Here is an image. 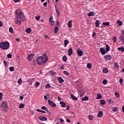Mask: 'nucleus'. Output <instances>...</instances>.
Masks as SVG:
<instances>
[{
    "label": "nucleus",
    "instance_id": "52",
    "mask_svg": "<svg viewBox=\"0 0 124 124\" xmlns=\"http://www.w3.org/2000/svg\"><path fill=\"white\" fill-rule=\"evenodd\" d=\"M46 89H48L49 88H51V85H50V84H47L46 85Z\"/></svg>",
    "mask_w": 124,
    "mask_h": 124
},
{
    "label": "nucleus",
    "instance_id": "33",
    "mask_svg": "<svg viewBox=\"0 0 124 124\" xmlns=\"http://www.w3.org/2000/svg\"><path fill=\"white\" fill-rule=\"evenodd\" d=\"M24 107H25L24 104H20L19 106V109H22V108H24Z\"/></svg>",
    "mask_w": 124,
    "mask_h": 124
},
{
    "label": "nucleus",
    "instance_id": "40",
    "mask_svg": "<svg viewBox=\"0 0 124 124\" xmlns=\"http://www.w3.org/2000/svg\"><path fill=\"white\" fill-rule=\"evenodd\" d=\"M63 73L64 74H65V75H66L67 76H69V73L66 71H63Z\"/></svg>",
    "mask_w": 124,
    "mask_h": 124
},
{
    "label": "nucleus",
    "instance_id": "55",
    "mask_svg": "<svg viewBox=\"0 0 124 124\" xmlns=\"http://www.w3.org/2000/svg\"><path fill=\"white\" fill-rule=\"evenodd\" d=\"M61 69H62V70H63V69H64V66L63 65H62L61 66Z\"/></svg>",
    "mask_w": 124,
    "mask_h": 124
},
{
    "label": "nucleus",
    "instance_id": "35",
    "mask_svg": "<svg viewBox=\"0 0 124 124\" xmlns=\"http://www.w3.org/2000/svg\"><path fill=\"white\" fill-rule=\"evenodd\" d=\"M42 110H45V111H46V112H48V108H46L45 106H43L42 107Z\"/></svg>",
    "mask_w": 124,
    "mask_h": 124
},
{
    "label": "nucleus",
    "instance_id": "50",
    "mask_svg": "<svg viewBox=\"0 0 124 124\" xmlns=\"http://www.w3.org/2000/svg\"><path fill=\"white\" fill-rule=\"evenodd\" d=\"M35 18H36V20H37V21H38L39 19H40V16H35Z\"/></svg>",
    "mask_w": 124,
    "mask_h": 124
},
{
    "label": "nucleus",
    "instance_id": "51",
    "mask_svg": "<svg viewBox=\"0 0 124 124\" xmlns=\"http://www.w3.org/2000/svg\"><path fill=\"white\" fill-rule=\"evenodd\" d=\"M7 58H8V59H11L12 58V55L10 54H7Z\"/></svg>",
    "mask_w": 124,
    "mask_h": 124
},
{
    "label": "nucleus",
    "instance_id": "15",
    "mask_svg": "<svg viewBox=\"0 0 124 124\" xmlns=\"http://www.w3.org/2000/svg\"><path fill=\"white\" fill-rule=\"evenodd\" d=\"M94 12H91L87 15V16H88V17H92L94 16Z\"/></svg>",
    "mask_w": 124,
    "mask_h": 124
},
{
    "label": "nucleus",
    "instance_id": "9",
    "mask_svg": "<svg viewBox=\"0 0 124 124\" xmlns=\"http://www.w3.org/2000/svg\"><path fill=\"white\" fill-rule=\"evenodd\" d=\"M112 57L110 55H107L104 56V59L106 61H110Z\"/></svg>",
    "mask_w": 124,
    "mask_h": 124
},
{
    "label": "nucleus",
    "instance_id": "61",
    "mask_svg": "<svg viewBox=\"0 0 124 124\" xmlns=\"http://www.w3.org/2000/svg\"><path fill=\"white\" fill-rule=\"evenodd\" d=\"M19 98L21 99V100H23V99H24V96H20Z\"/></svg>",
    "mask_w": 124,
    "mask_h": 124
},
{
    "label": "nucleus",
    "instance_id": "62",
    "mask_svg": "<svg viewBox=\"0 0 124 124\" xmlns=\"http://www.w3.org/2000/svg\"><path fill=\"white\" fill-rule=\"evenodd\" d=\"M45 38H46L47 39L49 38V36L47 35H45Z\"/></svg>",
    "mask_w": 124,
    "mask_h": 124
},
{
    "label": "nucleus",
    "instance_id": "5",
    "mask_svg": "<svg viewBox=\"0 0 124 124\" xmlns=\"http://www.w3.org/2000/svg\"><path fill=\"white\" fill-rule=\"evenodd\" d=\"M77 53H78V56H79V57L83 56V55L84 54L83 51L82 50H81V49H80V48L78 49Z\"/></svg>",
    "mask_w": 124,
    "mask_h": 124
},
{
    "label": "nucleus",
    "instance_id": "16",
    "mask_svg": "<svg viewBox=\"0 0 124 124\" xmlns=\"http://www.w3.org/2000/svg\"><path fill=\"white\" fill-rule=\"evenodd\" d=\"M67 26H68V28H72V20H70L68 21Z\"/></svg>",
    "mask_w": 124,
    "mask_h": 124
},
{
    "label": "nucleus",
    "instance_id": "2",
    "mask_svg": "<svg viewBox=\"0 0 124 124\" xmlns=\"http://www.w3.org/2000/svg\"><path fill=\"white\" fill-rule=\"evenodd\" d=\"M48 56H47V54H44L42 56H38L36 60V62L38 64V65H42L43 64H45L47 62H48Z\"/></svg>",
    "mask_w": 124,
    "mask_h": 124
},
{
    "label": "nucleus",
    "instance_id": "18",
    "mask_svg": "<svg viewBox=\"0 0 124 124\" xmlns=\"http://www.w3.org/2000/svg\"><path fill=\"white\" fill-rule=\"evenodd\" d=\"M58 80L60 84L63 83V82H64V80H63V79H62V77H58Z\"/></svg>",
    "mask_w": 124,
    "mask_h": 124
},
{
    "label": "nucleus",
    "instance_id": "37",
    "mask_svg": "<svg viewBox=\"0 0 124 124\" xmlns=\"http://www.w3.org/2000/svg\"><path fill=\"white\" fill-rule=\"evenodd\" d=\"M9 31L11 33H13V28L12 27H10L9 29Z\"/></svg>",
    "mask_w": 124,
    "mask_h": 124
},
{
    "label": "nucleus",
    "instance_id": "14",
    "mask_svg": "<svg viewBox=\"0 0 124 124\" xmlns=\"http://www.w3.org/2000/svg\"><path fill=\"white\" fill-rule=\"evenodd\" d=\"M97 116L98 118H101L103 116V112L102 111H99Z\"/></svg>",
    "mask_w": 124,
    "mask_h": 124
},
{
    "label": "nucleus",
    "instance_id": "29",
    "mask_svg": "<svg viewBox=\"0 0 124 124\" xmlns=\"http://www.w3.org/2000/svg\"><path fill=\"white\" fill-rule=\"evenodd\" d=\"M103 25H104V26H107V27H109V26H110L109 22H103Z\"/></svg>",
    "mask_w": 124,
    "mask_h": 124
},
{
    "label": "nucleus",
    "instance_id": "6",
    "mask_svg": "<svg viewBox=\"0 0 124 124\" xmlns=\"http://www.w3.org/2000/svg\"><path fill=\"white\" fill-rule=\"evenodd\" d=\"M48 103L49 105H50V106H51V107H56V106H57L56 104L54 103V102H53V101H52L50 100H49L48 101Z\"/></svg>",
    "mask_w": 124,
    "mask_h": 124
},
{
    "label": "nucleus",
    "instance_id": "64",
    "mask_svg": "<svg viewBox=\"0 0 124 124\" xmlns=\"http://www.w3.org/2000/svg\"><path fill=\"white\" fill-rule=\"evenodd\" d=\"M69 108H70L69 106V105H67V106L66 110H67L68 111V110H69Z\"/></svg>",
    "mask_w": 124,
    "mask_h": 124
},
{
    "label": "nucleus",
    "instance_id": "26",
    "mask_svg": "<svg viewBox=\"0 0 124 124\" xmlns=\"http://www.w3.org/2000/svg\"><path fill=\"white\" fill-rule=\"evenodd\" d=\"M49 73L51 76H55L56 75V72H54V71H49Z\"/></svg>",
    "mask_w": 124,
    "mask_h": 124
},
{
    "label": "nucleus",
    "instance_id": "28",
    "mask_svg": "<svg viewBox=\"0 0 124 124\" xmlns=\"http://www.w3.org/2000/svg\"><path fill=\"white\" fill-rule=\"evenodd\" d=\"M60 105H61V107H65V103L64 102H60Z\"/></svg>",
    "mask_w": 124,
    "mask_h": 124
},
{
    "label": "nucleus",
    "instance_id": "20",
    "mask_svg": "<svg viewBox=\"0 0 124 124\" xmlns=\"http://www.w3.org/2000/svg\"><path fill=\"white\" fill-rule=\"evenodd\" d=\"M106 51L107 53L110 51V46H109L108 44L106 45Z\"/></svg>",
    "mask_w": 124,
    "mask_h": 124
},
{
    "label": "nucleus",
    "instance_id": "32",
    "mask_svg": "<svg viewBox=\"0 0 124 124\" xmlns=\"http://www.w3.org/2000/svg\"><path fill=\"white\" fill-rule=\"evenodd\" d=\"M118 50L121 51L122 52H124V48L123 46L118 47Z\"/></svg>",
    "mask_w": 124,
    "mask_h": 124
},
{
    "label": "nucleus",
    "instance_id": "43",
    "mask_svg": "<svg viewBox=\"0 0 124 124\" xmlns=\"http://www.w3.org/2000/svg\"><path fill=\"white\" fill-rule=\"evenodd\" d=\"M39 85H40V83H39V82L37 81L35 82V86L36 88H37V87H38L39 86Z\"/></svg>",
    "mask_w": 124,
    "mask_h": 124
},
{
    "label": "nucleus",
    "instance_id": "58",
    "mask_svg": "<svg viewBox=\"0 0 124 124\" xmlns=\"http://www.w3.org/2000/svg\"><path fill=\"white\" fill-rule=\"evenodd\" d=\"M43 5H44V6H45V7H47V2H45V3H44Z\"/></svg>",
    "mask_w": 124,
    "mask_h": 124
},
{
    "label": "nucleus",
    "instance_id": "30",
    "mask_svg": "<svg viewBox=\"0 0 124 124\" xmlns=\"http://www.w3.org/2000/svg\"><path fill=\"white\" fill-rule=\"evenodd\" d=\"M59 31V27L56 26L54 30V33H57Z\"/></svg>",
    "mask_w": 124,
    "mask_h": 124
},
{
    "label": "nucleus",
    "instance_id": "25",
    "mask_svg": "<svg viewBox=\"0 0 124 124\" xmlns=\"http://www.w3.org/2000/svg\"><path fill=\"white\" fill-rule=\"evenodd\" d=\"M62 59L63 62H66L67 61V57L66 55H64Z\"/></svg>",
    "mask_w": 124,
    "mask_h": 124
},
{
    "label": "nucleus",
    "instance_id": "38",
    "mask_svg": "<svg viewBox=\"0 0 124 124\" xmlns=\"http://www.w3.org/2000/svg\"><path fill=\"white\" fill-rule=\"evenodd\" d=\"M36 111H37V112H41V113H44V114H45V113H46V112L45 111L40 110L39 109H37Z\"/></svg>",
    "mask_w": 124,
    "mask_h": 124
},
{
    "label": "nucleus",
    "instance_id": "3",
    "mask_svg": "<svg viewBox=\"0 0 124 124\" xmlns=\"http://www.w3.org/2000/svg\"><path fill=\"white\" fill-rule=\"evenodd\" d=\"M10 47V44L8 41L3 42L0 43V48L2 49V50H7L9 49Z\"/></svg>",
    "mask_w": 124,
    "mask_h": 124
},
{
    "label": "nucleus",
    "instance_id": "41",
    "mask_svg": "<svg viewBox=\"0 0 124 124\" xmlns=\"http://www.w3.org/2000/svg\"><path fill=\"white\" fill-rule=\"evenodd\" d=\"M112 40H113V41L115 43L117 42V37L114 36V37L112 38Z\"/></svg>",
    "mask_w": 124,
    "mask_h": 124
},
{
    "label": "nucleus",
    "instance_id": "42",
    "mask_svg": "<svg viewBox=\"0 0 124 124\" xmlns=\"http://www.w3.org/2000/svg\"><path fill=\"white\" fill-rule=\"evenodd\" d=\"M22 82H23V81H22V79H21V78H20V79L18 80L17 83H18V84H19V85H21V84H22Z\"/></svg>",
    "mask_w": 124,
    "mask_h": 124
},
{
    "label": "nucleus",
    "instance_id": "19",
    "mask_svg": "<svg viewBox=\"0 0 124 124\" xmlns=\"http://www.w3.org/2000/svg\"><path fill=\"white\" fill-rule=\"evenodd\" d=\"M100 24V22L98 20H96V21H95V27H96L97 28H99V24Z\"/></svg>",
    "mask_w": 124,
    "mask_h": 124
},
{
    "label": "nucleus",
    "instance_id": "17",
    "mask_svg": "<svg viewBox=\"0 0 124 124\" xmlns=\"http://www.w3.org/2000/svg\"><path fill=\"white\" fill-rule=\"evenodd\" d=\"M25 31L27 33H31V28H28L26 29Z\"/></svg>",
    "mask_w": 124,
    "mask_h": 124
},
{
    "label": "nucleus",
    "instance_id": "12",
    "mask_svg": "<svg viewBox=\"0 0 124 124\" xmlns=\"http://www.w3.org/2000/svg\"><path fill=\"white\" fill-rule=\"evenodd\" d=\"M68 56H70L73 54V50H72V48H70L68 50Z\"/></svg>",
    "mask_w": 124,
    "mask_h": 124
},
{
    "label": "nucleus",
    "instance_id": "10",
    "mask_svg": "<svg viewBox=\"0 0 124 124\" xmlns=\"http://www.w3.org/2000/svg\"><path fill=\"white\" fill-rule=\"evenodd\" d=\"M35 81V78H30L28 80V82L29 83V85H32V83Z\"/></svg>",
    "mask_w": 124,
    "mask_h": 124
},
{
    "label": "nucleus",
    "instance_id": "47",
    "mask_svg": "<svg viewBox=\"0 0 124 124\" xmlns=\"http://www.w3.org/2000/svg\"><path fill=\"white\" fill-rule=\"evenodd\" d=\"M115 95L116 97H120V94L118 92H115Z\"/></svg>",
    "mask_w": 124,
    "mask_h": 124
},
{
    "label": "nucleus",
    "instance_id": "1",
    "mask_svg": "<svg viewBox=\"0 0 124 124\" xmlns=\"http://www.w3.org/2000/svg\"><path fill=\"white\" fill-rule=\"evenodd\" d=\"M16 17L15 18V21L17 25H21L22 22L21 21H25V15L24 13L20 10H16Z\"/></svg>",
    "mask_w": 124,
    "mask_h": 124
},
{
    "label": "nucleus",
    "instance_id": "54",
    "mask_svg": "<svg viewBox=\"0 0 124 124\" xmlns=\"http://www.w3.org/2000/svg\"><path fill=\"white\" fill-rule=\"evenodd\" d=\"M119 82L121 85H123V78H120Z\"/></svg>",
    "mask_w": 124,
    "mask_h": 124
},
{
    "label": "nucleus",
    "instance_id": "36",
    "mask_svg": "<svg viewBox=\"0 0 124 124\" xmlns=\"http://www.w3.org/2000/svg\"><path fill=\"white\" fill-rule=\"evenodd\" d=\"M117 23V24H118L119 26H122V25H123V22H122L120 20H118Z\"/></svg>",
    "mask_w": 124,
    "mask_h": 124
},
{
    "label": "nucleus",
    "instance_id": "27",
    "mask_svg": "<svg viewBox=\"0 0 124 124\" xmlns=\"http://www.w3.org/2000/svg\"><path fill=\"white\" fill-rule=\"evenodd\" d=\"M103 73H108V69L107 68H103Z\"/></svg>",
    "mask_w": 124,
    "mask_h": 124
},
{
    "label": "nucleus",
    "instance_id": "48",
    "mask_svg": "<svg viewBox=\"0 0 124 124\" xmlns=\"http://www.w3.org/2000/svg\"><path fill=\"white\" fill-rule=\"evenodd\" d=\"M4 64H5V65H6V66H7V65H8V62H7V61H4L3 62Z\"/></svg>",
    "mask_w": 124,
    "mask_h": 124
},
{
    "label": "nucleus",
    "instance_id": "45",
    "mask_svg": "<svg viewBox=\"0 0 124 124\" xmlns=\"http://www.w3.org/2000/svg\"><path fill=\"white\" fill-rule=\"evenodd\" d=\"M9 70L11 72L14 71V67H10Z\"/></svg>",
    "mask_w": 124,
    "mask_h": 124
},
{
    "label": "nucleus",
    "instance_id": "57",
    "mask_svg": "<svg viewBox=\"0 0 124 124\" xmlns=\"http://www.w3.org/2000/svg\"><path fill=\"white\" fill-rule=\"evenodd\" d=\"M30 113H31V115H34V112L32 110H31L30 111Z\"/></svg>",
    "mask_w": 124,
    "mask_h": 124
},
{
    "label": "nucleus",
    "instance_id": "60",
    "mask_svg": "<svg viewBox=\"0 0 124 124\" xmlns=\"http://www.w3.org/2000/svg\"><path fill=\"white\" fill-rule=\"evenodd\" d=\"M2 99V93H0V100Z\"/></svg>",
    "mask_w": 124,
    "mask_h": 124
},
{
    "label": "nucleus",
    "instance_id": "44",
    "mask_svg": "<svg viewBox=\"0 0 124 124\" xmlns=\"http://www.w3.org/2000/svg\"><path fill=\"white\" fill-rule=\"evenodd\" d=\"M89 119L90 121H93V116H92V115H90L89 116Z\"/></svg>",
    "mask_w": 124,
    "mask_h": 124
},
{
    "label": "nucleus",
    "instance_id": "46",
    "mask_svg": "<svg viewBox=\"0 0 124 124\" xmlns=\"http://www.w3.org/2000/svg\"><path fill=\"white\" fill-rule=\"evenodd\" d=\"M114 66L116 68H119V64H118V63L115 62L114 64Z\"/></svg>",
    "mask_w": 124,
    "mask_h": 124
},
{
    "label": "nucleus",
    "instance_id": "13",
    "mask_svg": "<svg viewBox=\"0 0 124 124\" xmlns=\"http://www.w3.org/2000/svg\"><path fill=\"white\" fill-rule=\"evenodd\" d=\"M71 97L73 100H75V101H77L78 100V98L75 96L74 94H71Z\"/></svg>",
    "mask_w": 124,
    "mask_h": 124
},
{
    "label": "nucleus",
    "instance_id": "31",
    "mask_svg": "<svg viewBox=\"0 0 124 124\" xmlns=\"http://www.w3.org/2000/svg\"><path fill=\"white\" fill-rule=\"evenodd\" d=\"M100 103L102 104V105H105V103H106L105 100H101Z\"/></svg>",
    "mask_w": 124,
    "mask_h": 124
},
{
    "label": "nucleus",
    "instance_id": "24",
    "mask_svg": "<svg viewBox=\"0 0 124 124\" xmlns=\"http://www.w3.org/2000/svg\"><path fill=\"white\" fill-rule=\"evenodd\" d=\"M102 97V96L101 95V94L100 93H98L97 95L96 99H101Z\"/></svg>",
    "mask_w": 124,
    "mask_h": 124
},
{
    "label": "nucleus",
    "instance_id": "4",
    "mask_svg": "<svg viewBox=\"0 0 124 124\" xmlns=\"http://www.w3.org/2000/svg\"><path fill=\"white\" fill-rule=\"evenodd\" d=\"M1 107L4 111H7L8 109V107H7V104L6 102H3L2 104L1 105Z\"/></svg>",
    "mask_w": 124,
    "mask_h": 124
},
{
    "label": "nucleus",
    "instance_id": "63",
    "mask_svg": "<svg viewBox=\"0 0 124 124\" xmlns=\"http://www.w3.org/2000/svg\"><path fill=\"white\" fill-rule=\"evenodd\" d=\"M66 122H67V123H70V120H69L68 119H66Z\"/></svg>",
    "mask_w": 124,
    "mask_h": 124
},
{
    "label": "nucleus",
    "instance_id": "59",
    "mask_svg": "<svg viewBox=\"0 0 124 124\" xmlns=\"http://www.w3.org/2000/svg\"><path fill=\"white\" fill-rule=\"evenodd\" d=\"M95 35H96V33H95V32H93V34H92L93 37H94V36H95Z\"/></svg>",
    "mask_w": 124,
    "mask_h": 124
},
{
    "label": "nucleus",
    "instance_id": "11",
    "mask_svg": "<svg viewBox=\"0 0 124 124\" xmlns=\"http://www.w3.org/2000/svg\"><path fill=\"white\" fill-rule=\"evenodd\" d=\"M33 57H34V54H30L28 56V60H29V62H31V60L32 59V58H33Z\"/></svg>",
    "mask_w": 124,
    "mask_h": 124
},
{
    "label": "nucleus",
    "instance_id": "53",
    "mask_svg": "<svg viewBox=\"0 0 124 124\" xmlns=\"http://www.w3.org/2000/svg\"><path fill=\"white\" fill-rule=\"evenodd\" d=\"M120 39L121 41H123V40H124V37H123V36H122V35H121Z\"/></svg>",
    "mask_w": 124,
    "mask_h": 124
},
{
    "label": "nucleus",
    "instance_id": "49",
    "mask_svg": "<svg viewBox=\"0 0 124 124\" xmlns=\"http://www.w3.org/2000/svg\"><path fill=\"white\" fill-rule=\"evenodd\" d=\"M103 84L104 85H106L107 84V80L106 79H104L103 82H102Z\"/></svg>",
    "mask_w": 124,
    "mask_h": 124
},
{
    "label": "nucleus",
    "instance_id": "23",
    "mask_svg": "<svg viewBox=\"0 0 124 124\" xmlns=\"http://www.w3.org/2000/svg\"><path fill=\"white\" fill-rule=\"evenodd\" d=\"M119 111V108H118L114 107L112 109V112H118Z\"/></svg>",
    "mask_w": 124,
    "mask_h": 124
},
{
    "label": "nucleus",
    "instance_id": "56",
    "mask_svg": "<svg viewBox=\"0 0 124 124\" xmlns=\"http://www.w3.org/2000/svg\"><path fill=\"white\" fill-rule=\"evenodd\" d=\"M49 22H50L51 25H54V21L50 20Z\"/></svg>",
    "mask_w": 124,
    "mask_h": 124
},
{
    "label": "nucleus",
    "instance_id": "39",
    "mask_svg": "<svg viewBox=\"0 0 124 124\" xmlns=\"http://www.w3.org/2000/svg\"><path fill=\"white\" fill-rule=\"evenodd\" d=\"M87 68L91 69L92 68V63H89L87 64Z\"/></svg>",
    "mask_w": 124,
    "mask_h": 124
},
{
    "label": "nucleus",
    "instance_id": "22",
    "mask_svg": "<svg viewBox=\"0 0 124 124\" xmlns=\"http://www.w3.org/2000/svg\"><path fill=\"white\" fill-rule=\"evenodd\" d=\"M82 101H87V100H89L88 96H85L84 98H82L81 99Z\"/></svg>",
    "mask_w": 124,
    "mask_h": 124
},
{
    "label": "nucleus",
    "instance_id": "7",
    "mask_svg": "<svg viewBox=\"0 0 124 124\" xmlns=\"http://www.w3.org/2000/svg\"><path fill=\"white\" fill-rule=\"evenodd\" d=\"M39 119L41 122H45L47 121V118L45 116H40Z\"/></svg>",
    "mask_w": 124,
    "mask_h": 124
},
{
    "label": "nucleus",
    "instance_id": "34",
    "mask_svg": "<svg viewBox=\"0 0 124 124\" xmlns=\"http://www.w3.org/2000/svg\"><path fill=\"white\" fill-rule=\"evenodd\" d=\"M109 104H114V101L112 100L111 99H109L108 101Z\"/></svg>",
    "mask_w": 124,
    "mask_h": 124
},
{
    "label": "nucleus",
    "instance_id": "21",
    "mask_svg": "<svg viewBox=\"0 0 124 124\" xmlns=\"http://www.w3.org/2000/svg\"><path fill=\"white\" fill-rule=\"evenodd\" d=\"M64 47H66L67 46V44L69 43V42L67 40H65L64 41Z\"/></svg>",
    "mask_w": 124,
    "mask_h": 124
},
{
    "label": "nucleus",
    "instance_id": "8",
    "mask_svg": "<svg viewBox=\"0 0 124 124\" xmlns=\"http://www.w3.org/2000/svg\"><path fill=\"white\" fill-rule=\"evenodd\" d=\"M100 50L102 55H105V54H107V51H106L105 49L103 48V47L100 48Z\"/></svg>",
    "mask_w": 124,
    "mask_h": 124
}]
</instances>
